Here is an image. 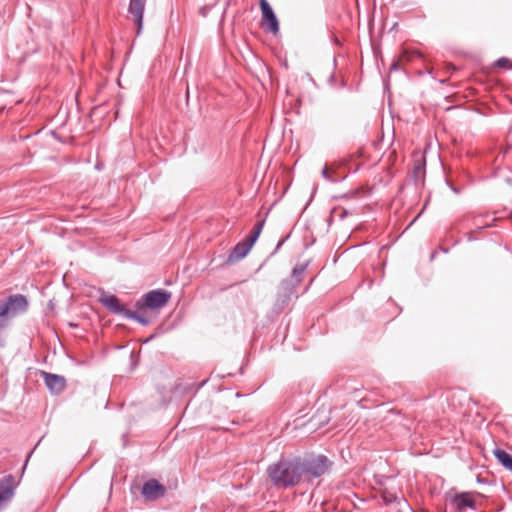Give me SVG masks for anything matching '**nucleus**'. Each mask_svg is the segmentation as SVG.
<instances>
[{
    "mask_svg": "<svg viewBox=\"0 0 512 512\" xmlns=\"http://www.w3.org/2000/svg\"><path fill=\"white\" fill-rule=\"evenodd\" d=\"M17 483L9 474L0 479V510L13 498Z\"/></svg>",
    "mask_w": 512,
    "mask_h": 512,
    "instance_id": "7",
    "label": "nucleus"
},
{
    "mask_svg": "<svg viewBox=\"0 0 512 512\" xmlns=\"http://www.w3.org/2000/svg\"><path fill=\"white\" fill-rule=\"evenodd\" d=\"M166 487L156 479L147 480L141 489L145 501H156L165 496Z\"/></svg>",
    "mask_w": 512,
    "mask_h": 512,
    "instance_id": "6",
    "label": "nucleus"
},
{
    "mask_svg": "<svg viewBox=\"0 0 512 512\" xmlns=\"http://www.w3.org/2000/svg\"><path fill=\"white\" fill-rule=\"evenodd\" d=\"M264 224H265V220H260L258 221L253 229L251 230V232L249 233V235L246 237V239L248 241H250L253 245L255 244V242L257 241L258 237L260 236L261 232H262V229L264 227Z\"/></svg>",
    "mask_w": 512,
    "mask_h": 512,
    "instance_id": "16",
    "label": "nucleus"
},
{
    "mask_svg": "<svg viewBox=\"0 0 512 512\" xmlns=\"http://www.w3.org/2000/svg\"><path fill=\"white\" fill-rule=\"evenodd\" d=\"M307 266H308L307 263L297 264L292 270L290 279L298 280L297 283L300 284L302 281V275L305 272V270L307 269Z\"/></svg>",
    "mask_w": 512,
    "mask_h": 512,
    "instance_id": "19",
    "label": "nucleus"
},
{
    "mask_svg": "<svg viewBox=\"0 0 512 512\" xmlns=\"http://www.w3.org/2000/svg\"><path fill=\"white\" fill-rule=\"evenodd\" d=\"M261 9V27L266 31L276 35L279 32V21L267 0H259Z\"/></svg>",
    "mask_w": 512,
    "mask_h": 512,
    "instance_id": "5",
    "label": "nucleus"
},
{
    "mask_svg": "<svg viewBox=\"0 0 512 512\" xmlns=\"http://www.w3.org/2000/svg\"><path fill=\"white\" fill-rule=\"evenodd\" d=\"M283 243H284V240L279 241L277 246H276V248H275V251L272 254L276 253L277 250L282 246Z\"/></svg>",
    "mask_w": 512,
    "mask_h": 512,
    "instance_id": "23",
    "label": "nucleus"
},
{
    "mask_svg": "<svg viewBox=\"0 0 512 512\" xmlns=\"http://www.w3.org/2000/svg\"><path fill=\"white\" fill-rule=\"evenodd\" d=\"M41 375L44 379L47 388L51 391V393L59 394L65 389V377L45 371H41Z\"/></svg>",
    "mask_w": 512,
    "mask_h": 512,
    "instance_id": "9",
    "label": "nucleus"
},
{
    "mask_svg": "<svg viewBox=\"0 0 512 512\" xmlns=\"http://www.w3.org/2000/svg\"><path fill=\"white\" fill-rule=\"evenodd\" d=\"M99 302L111 313L122 315L126 318V311H129V309L125 308L117 296L102 291Z\"/></svg>",
    "mask_w": 512,
    "mask_h": 512,
    "instance_id": "8",
    "label": "nucleus"
},
{
    "mask_svg": "<svg viewBox=\"0 0 512 512\" xmlns=\"http://www.w3.org/2000/svg\"><path fill=\"white\" fill-rule=\"evenodd\" d=\"M145 8L144 0H130L128 11L133 16V21L137 25V34L139 35L143 26V14Z\"/></svg>",
    "mask_w": 512,
    "mask_h": 512,
    "instance_id": "11",
    "label": "nucleus"
},
{
    "mask_svg": "<svg viewBox=\"0 0 512 512\" xmlns=\"http://www.w3.org/2000/svg\"><path fill=\"white\" fill-rule=\"evenodd\" d=\"M356 195H357V192H353V193H351V195L346 194V195H344L343 197H344V198H349V197H354V196H356Z\"/></svg>",
    "mask_w": 512,
    "mask_h": 512,
    "instance_id": "24",
    "label": "nucleus"
},
{
    "mask_svg": "<svg viewBox=\"0 0 512 512\" xmlns=\"http://www.w3.org/2000/svg\"><path fill=\"white\" fill-rule=\"evenodd\" d=\"M495 458L501 463L503 467L512 472V456L505 450L496 448L494 450Z\"/></svg>",
    "mask_w": 512,
    "mask_h": 512,
    "instance_id": "15",
    "label": "nucleus"
},
{
    "mask_svg": "<svg viewBox=\"0 0 512 512\" xmlns=\"http://www.w3.org/2000/svg\"><path fill=\"white\" fill-rule=\"evenodd\" d=\"M298 280H291V279H283L280 284V290L278 292V299H277V305H280L283 307L286 305L292 295L295 292V288L299 285L297 283Z\"/></svg>",
    "mask_w": 512,
    "mask_h": 512,
    "instance_id": "10",
    "label": "nucleus"
},
{
    "mask_svg": "<svg viewBox=\"0 0 512 512\" xmlns=\"http://www.w3.org/2000/svg\"><path fill=\"white\" fill-rule=\"evenodd\" d=\"M457 511H463L466 508L476 509V501L468 492L456 494L453 498Z\"/></svg>",
    "mask_w": 512,
    "mask_h": 512,
    "instance_id": "14",
    "label": "nucleus"
},
{
    "mask_svg": "<svg viewBox=\"0 0 512 512\" xmlns=\"http://www.w3.org/2000/svg\"><path fill=\"white\" fill-rule=\"evenodd\" d=\"M253 244L248 241L246 238L241 242L237 243L234 248L231 250L230 254L227 258V263H234L240 261L249 253Z\"/></svg>",
    "mask_w": 512,
    "mask_h": 512,
    "instance_id": "12",
    "label": "nucleus"
},
{
    "mask_svg": "<svg viewBox=\"0 0 512 512\" xmlns=\"http://www.w3.org/2000/svg\"><path fill=\"white\" fill-rule=\"evenodd\" d=\"M321 174L323 178L332 183L338 182L340 179H343L342 176L338 175L335 170H332L327 165L323 167Z\"/></svg>",
    "mask_w": 512,
    "mask_h": 512,
    "instance_id": "18",
    "label": "nucleus"
},
{
    "mask_svg": "<svg viewBox=\"0 0 512 512\" xmlns=\"http://www.w3.org/2000/svg\"><path fill=\"white\" fill-rule=\"evenodd\" d=\"M32 452H33V450L28 454V456H27V458H26V461H25L24 468L26 467L27 462H28L29 458L31 457Z\"/></svg>",
    "mask_w": 512,
    "mask_h": 512,
    "instance_id": "25",
    "label": "nucleus"
},
{
    "mask_svg": "<svg viewBox=\"0 0 512 512\" xmlns=\"http://www.w3.org/2000/svg\"><path fill=\"white\" fill-rule=\"evenodd\" d=\"M426 173V160L423 155L416 156L413 162L411 177L416 186L423 185Z\"/></svg>",
    "mask_w": 512,
    "mask_h": 512,
    "instance_id": "13",
    "label": "nucleus"
},
{
    "mask_svg": "<svg viewBox=\"0 0 512 512\" xmlns=\"http://www.w3.org/2000/svg\"><path fill=\"white\" fill-rule=\"evenodd\" d=\"M436 251H433L432 254H431V260L434 259L435 255H436Z\"/></svg>",
    "mask_w": 512,
    "mask_h": 512,
    "instance_id": "26",
    "label": "nucleus"
},
{
    "mask_svg": "<svg viewBox=\"0 0 512 512\" xmlns=\"http://www.w3.org/2000/svg\"><path fill=\"white\" fill-rule=\"evenodd\" d=\"M382 497L386 504H391L398 500V497L390 492H384Z\"/></svg>",
    "mask_w": 512,
    "mask_h": 512,
    "instance_id": "21",
    "label": "nucleus"
},
{
    "mask_svg": "<svg viewBox=\"0 0 512 512\" xmlns=\"http://www.w3.org/2000/svg\"><path fill=\"white\" fill-rule=\"evenodd\" d=\"M267 474L277 488L287 489L302 482L297 456L281 458L278 462L269 465Z\"/></svg>",
    "mask_w": 512,
    "mask_h": 512,
    "instance_id": "1",
    "label": "nucleus"
},
{
    "mask_svg": "<svg viewBox=\"0 0 512 512\" xmlns=\"http://www.w3.org/2000/svg\"><path fill=\"white\" fill-rule=\"evenodd\" d=\"M171 298V292L165 289H155L147 292L140 300L135 304V307L139 311L145 309L156 310L167 305Z\"/></svg>",
    "mask_w": 512,
    "mask_h": 512,
    "instance_id": "4",
    "label": "nucleus"
},
{
    "mask_svg": "<svg viewBox=\"0 0 512 512\" xmlns=\"http://www.w3.org/2000/svg\"><path fill=\"white\" fill-rule=\"evenodd\" d=\"M302 482H312L330 471L333 461L323 454L297 456Z\"/></svg>",
    "mask_w": 512,
    "mask_h": 512,
    "instance_id": "2",
    "label": "nucleus"
},
{
    "mask_svg": "<svg viewBox=\"0 0 512 512\" xmlns=\"http://www.w3.org/2000/svg\"><path fill=\"white\" fill-rule=\"evenodd\" d=\"M399 67V63L397 60H394L390 66V70H397Z\"/></svg>",
    "mask_w": 512,
    "mask_h": 512,
    "instance_id": "22",
    "label": "nucleus"
},
{
    "mask_svg": "<svg viewBox=\"0 0 512 512\" xmlns=\"http://www.w3.org/2000/svg\"><path fill=\"white\" fill-rule=\"evenodd\" d=\"M141 312L142 311H139V310H138V312L132 311V310L126 311V318L135 320L138 323H140L141 325L146 326L150 323V321Z\"/></svg>",
    "mask_w": 512,
    "mask_h": 512,
    "instance_id": "17",
    "label": "nucleus"
},
{
    "mask_svg": "<svg viewBox=\"0 0 512 512\" xmlns=\"http://www.w3.org/2000/svg\"><path fill=\"white\" fill-rule=\"evenodd\" d=\"M495 64L499 68H511L512 62L508 58L501 57L496 61Z\"/></svg>",
    "mask_w": 512,
    "mask_h": 512,
    "instance_id": "20",
    "label": "nucleus"
},
{
    "mask_svg": "<svg viewBox=\"0 0 512 512\" xmlns=\"http://www.w3.org/2000/svg\"><path fill=\"white\" fill-rule=\"evenodd\" d=\"M28 305L27 297L22 294L9 295L0 300V330L8 326L10 319L26 312Z\"/></svg>",
    "mask_w": 512,
    "mask_h": 512,
    "instance_id": "3",
    "label": "nucleus"
}]
</instances>
